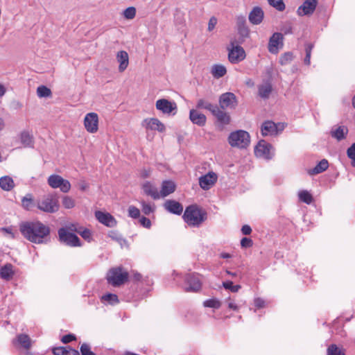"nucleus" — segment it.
Returning <instances> with one entry per match:
<instances>
[{
	"label": "nucleus",
	"instance_id": "nucleus-1",
	"mask_svg": "<svg viewBox=\"0 0 355 355\" xmlns=\"http://www.w3.org/2000/svg\"><path fill=\"white\" fill-rule=\"evenodd\" d=\"M19 230L25 239L38 244L46 243L50 234L49 227L40 221L24 222L20 224Z\"/></svg>",
	"mask_w": 355,
	"mask_h": 355
},
{
	"label": "nucleus",
	"instance_id": "nucleus-2",
	"mask_svg": "<svg viewBox=\"0 0 355 355\" xmlns=\"http://www.w3.org/2000/svg\"><path fill=\"white\" fill-rule=\"evenodd\" d=\"M207 218V211L196 205L187 207L183 215L184 221L193 227H199Z\"/></svg>",
	"mask_w": 355,
	"mask_h": 355
},
{
	"label": "nucleus",
	"instance_id": "nucleus-3",
	"mask_svg": "<svg viewBox=\"0 0 355 355\" xmlns=\"http://www.w3.org/2000/svg\"><path fill=\"white\" fill-rule=\"evenodd\" d=\"M250 141L249 133L242 130L232 132L228 137V142L232 147L245 148L250 144Z\"/></svg>",
	"mask_w": 355,
	"mask_h": 355
},
{
	"label": "nucleus",
	"instance_id": "nucleus-4",
	"mask_svg": "<svg viewBox=\"0 0 355 355\" xmlns=\"http://www.w3.org/2000/svg\"><path fill=\"white\" fill-rule=\"evenodd\" d=\"M128 272L123 271L121 267H116L109 270L106 279L112 286H119L128 280Z\"/></svg>",
	"mask_w": 355,
	"mask_h": 355
},
{
	"label": "nucleus",
	"instance_id": "nucleus-5",
	"mask_svg": "<svg viewBox=\"0 0 355 355\" xmlns=\"http://www.w3.org/2000/svg\"><path fill=\"white\" fill-rule=\"evenodd\" d=\"M37 207L41 211L47 213H55L59 209L58 199L52 194H49L38 200Z\"/></svg>",
	"mask_w": 355,
	"mask_h": 355
},
{
	"label": "nucleus",
	"instance_id": "nucleus-6",
	"mask_svg": "<svg viewBox=\"0 0 355 355\" xmlns=\"http://www.w3.org/2000/svg\"><path fill=\"white\" fill-rule=\"evenodd\" d=\"M228 60L232 64H237L245 58V52L243 47L235 44V42H231L227 47Z\"/></svg>",
	"mask_w": 355,
	"mask_h": 355
},
{
	"label": "nucleus",
	"instance_id": "nucleus-7",
	"mask_svg": "<svg viewBox=\"0 0 355 355\" xmlns=\"http://www.w3.org/2000/svg\"><path fill=\"white\" fill-rule=\"evenodd\" d=\"M58 234L61 243L71 247L81 246L79 238L73 233L67 232L64 229H59Z\"/></svg>",
	"mask_w": 355,
	"mask_h": 355
},
{
	"label": "nucleus",
	"instance_id": "nucleus-8",
	"mask_svg": "<svg viewBox=\"0 0 355 355\" xmlns=\"http://www.w3.org/2000/svg\"><path fill=\"white\" fill-rule=\"evenodd\" d=\"M48 184L53 189L59 188L64 193H67L71 189L70 182L58 175H50L48 178Z\"/></svg>",
	"mask_w": 355,
	"mask_h": 355
},
{
	"label": "nucleus",
	"instance_id": "nucleus-9",
	"mask_svg": "<svg viewBox=\"0 0 355 355\" xmlns=\"http://www.w3.org/2000/svg\"><path fill=\"white\" fill-rule=\"evenodd\" d=\"M218 102L220 107L223 110L234 109L238 104L236 96L232 92L222 94L219 97Z\"/></svg>",
	"mask_w": 355,
	"mask_h": 355
},
{
	"label": "nucleus",
	"instance_id": "nucleus-10",
	"mask_svg": "<svg viewBox=\"0 0 355 355\" xmlns=\"http://www.w3.org/2000/svg\"><path fill=\"white\" fill-rule=\"evenodd\" d=\"M156 109L165 114H175L177 111V105L175 102L170 101L166 98H161L156 101Z\"/></svg>",
	"mask_w": 355,
	"mask_h": 355
},
{
	"label": "nucleus",
	"instance_id": "nucleus-11",
	"mask_svg": "<svg viewBox=\"0 0 355 355\" xmlns=\"http://www.w3.org/2000/svg\"><path fill=\"white\" fill-rule=\"evenodd\" d=\"M187 292H198L201 288V282L198 275L189 274L185 277Z\"/></svg>",
	"mask_w": 355,
	"mask_h": 355
},
{
	"label": "nucleus",
	"instance_id": "nucleus-12",
	"mask_svg": "<svg viewBox=\"0 0 355 355\" xmlns=\"http://www.w3.org/2000/svg\"><path fill=\"white\" fill-rule=\"evenodd\" d=\"M84 125L89 133H96L98 130V116L95 112H90L85 115Z\"/></svg>",
	"mask_w": 355,
	"mask_h": 355
},
{
	"label": "nucleus",
	"instance_id": "nucleus-13",
	"mask_svg": "<svg viewBox=\"0 0 355 355\" xmlns=\"http://www.w3.org/2000/svg\"><path fill=\"white\" fill-rule=\"evenodd\" d=\"M217 180V174L213 171H209L199 178V185L203 190H209L215 184Z\"/></svg>",
	"mask_w": 355,
	"mask_h": 355
},
{
	"label": "nucleus",
	"instance_id": "nucleus-14",
	"mask_svg": "<svg viewBox=\"0 0 355 355\" xmlns=\"http://www.w3.org/2000/svg\"><path fill=\"white\" fill-rule=\"evenodd\" d=\"M283 35L280 33H275L270 38L268 42V51L272 54H277L279 49L283 46Z\"/></svg>",
	"mask_w": 355,
	"mask_h": 355
},
{
	"label": "nucleus",
	"instance_id": "nucleus-15",
	"mask_svg": "<svg viewBox=\"0 0 355 355\" xmlns=\"http://www.w3.org/2000/svg\"><path fill=\"white\" fill-rule=\"evenodd\" d=\"M142 125L147 130H157L159 132H163L165 130V125L157 118L144 119Z\"/></svg>",
	"mask_w": 355,
	"mask_h": 355
},
{
	"label": "nucleus",
	"instance_id": "nucleus-16",
	"mask_svg": "<svg viewBox=\"0 0 355 355\" xmlns=\"http://www.w3.org/2000/svg\"><path fill=\"white\" fill-rule=\"evenodd\" d=\"M317 0H305L302 6H300L297 10V15L300 16L311 15L317 6Z\"/></svg>",
	"mask_w": 355,
	"mask_h": 355
},
{
	"label": "nucleus",
	"instance_id": "nucleus-17",
	"mask_svg": "<svg viewBox=\"0 0 355 355\" xmlns=\"http://www.w3.org/2000/svg\"><path fill=\"white\" fill-rule=\"evenodd\" d=\"M95 217L101 223L107 227H112L116 225L115 218L107 212L96 211L95 212Z\"/></svg>",
	"mask_w": 355,
	"mask_h": 355
},
{
	"label": "nucleus",
	"instance_id": "nucleus-18",
	"mask_svg": "<svg viewBox=\"0 0 355 355\" xmlns=\"http://www.w3.org/2000/svg\"><path fill=\"white\" fill-rule=\"evenodd\" d=\"M264 12L261 8L259 6H255L250 12L248 19L252 24L258 25L262 22Z\"/></svg>",
	"mask_w": 355,
	"mask_h": 355
},
{
	"label": "nucleus",
	"instance_id": "nucleus-19",
	"mask_svg": "<svg viewBox=\"0 0 355 355\" xmlns=\"http://www.w3.org/2000/svg\"><path fill=\"white\" fill-rule=\"evenodd\" d=\"M271 145L264 141H261L255 147L254 153L257 156L270 159Z\"/></svg>",
	"mask_w": 355,
	"mask_h": 355
},
{
	"label": "nucleus",
	"instance_id": "nucleus-20",
	"mask_svg": "<svg viewBox=\"0 0 355 355\" xmlns=\"http://www.w3.org/2000/svg\"><path fill=\"white\" fill-rule=\"evenodd\" d=\"M211 114L216 118L218 122L222 125V128L230 123V116L229 114L224 112L223 109L218 105L213 110Z\"/></svg>",
	"mask_w": 355,
	"mask_h": 355
},
{
	"label": "nucleus",
	"instance_id": "nucleus-21",
	"mask_svg": "<svg viewBox=\"0 0 355 355\" xmlns=\"http://www.w3.org/2000/svg\"><path fill=\"white\" fill-rule=\"evenodd\" d=\"M261 132L263 137L275 135L278 133L277 125L271 121H265L261 125Z\"/></svg>",
	"mask_w": 355,
	"mask_h": 355
},
{
	"label": "nucleus",
	"instance_id": "nucleus-22",
	"mask_svg": "<svg viewBox=\"0 0 355 355\" xmlns=\"http://www.w3.org/2000/svg\"><path fill=\"white\" fill-rule=\"evenodd\" d=\"M116 60L119 63V71H124L129 64V56L125 51H119L116 53Z\"/></svg>",
	"mask_w": 355,
	"mask_h": 355
},
{
	"label": "nucleus",
	"instance_id": "nucleus-23",
	"mask_svg": "<svg viewBox=\"0 0 355 355\" xmlns=\"http://www.w3.org/2000/svg\"><path fill=\"white\" fill-rule=\"evenodd\" d=\"M189 119L193 123L199 126H203L206 123V116L196 110H191L189 112Z\"/></svg>",
	"mask_w": 355,
	"mask_h": 355
},
{
	"label": "nucleus",
	"instance_id": "nucleus-24",
	"mask_svg": "<svg viewBox=\"0 0 355 355\" xmlns=\"http://www.w3.org/2000/svg\"><path fill=\"white\" fill-rule=\"evenodd\" d=\"M176 185L171 180H164L162 183L161 191L159 193L160 198H165L175 190Z\"/></svg>",
	"mask_w": 355,
	"mask_h": 355
},
{
	"label": "nucleus",
	"instance_id": "nucleus-25",
	"mask_svg": "<svg viewBox=\"0 0 355 355\" xmlns=\"http://www.w3.org/2000/svg\"><path fill=\"white\" fill-rule=\"evenodd\" d=\"M164 207L169 212L178 215L181 214L183 211L182 205L180 202L172 200L166 201Z\"/></svg>",
	"mask_w": 355,
	"mask_h": 355
},
{
	"label": "nucleus",
	"instance_id": "nucleus-26",
	"mask_svg": "<svg viewBox=\"0 0 355 355\" xmlns=\"http://www.w3.org/2000/svg\"><path fill=\"white\" fill-rule=\"evenodd\" d=\"M142 188L144 192L146 195L151 196L153 199L157 200L160 198V195L157 189L150 182H144Z\"/></svg>",
	"mask_w": 355,
	"mask_h": 355
},
{
	"label": "nucleus",
	"instance_id": "nucleus-27",
	"mask_svg": "<svg viewBox=\"0 0 355 355\" xmlns=\"http://www.w3.org/2000/svg\"><path fill=\"white\" fill-rule=\"evenodd\" d=\"M348 133V129L345 125H340L336 128H333L331 131V135L332 137L336 139L338 141L344 139Z\"/></svg>",
	"mask_w": 355,
	"mask_h": 355
},
{
	"label": "nucleus",
	"instance_id": "nucleus-28",
	"mask_svg": "<svg viewBox=\"0 0 355 355\" xmlns=\"http://www.w3.org/2000/svg\"><path fill=\"white\" fill-rule=\"evenodd\" d=\"M238 30L240 34L243 36H247L249 33V30L246 26V19L244 15H239L236 18Z\"/></svg>",
	"mask_w": 355,
	"mask_h": 355
},
{
	"label": "nucleus",
	"instance_id": "nucleus-29",
	"mask_svg": "<svg viewBox=\"0 0 355 355\" xmlns=\"http://www.w3.org/2000/svg\"><path fill=\"white\" fill-rule=\"evenodd\" d=\"M14 275L13 266L10 263H7L0 268V277L5 280H10Z\"/></svg>",
	"mask_w": 355,
	"mask_h": 355
},
{
	"label": "nucleus",
	"instance_id": "nucleus-30",
	"mask_svg": "<svg viewBox=\"0 0 355 355\" xmlns=\"http://www.w3.org/2000/svg\"><path fill=\"white\" fill-rule=\"evenodd\" d=\"M211 73L214 78L218 79L227 73V69L220 64H214L211 67Z\"/></svg>",
	"mask_w": 355,
	"mask_h": 355
},
{
	"label": "nucleus",
	"instance_id": "nucleus-31",
	"mask_svg": "<svg viewBox=\"0 0 355 355\" xmlns=\"http://www.w3.org/2000/svg\"><path fill=\"white\" fill-rule=\"evenodd\" d=\"M19 139L21 144L24 147H33V137L27 131H23L19 135Z\"/></svg>",
	"mask_w": 355,
	"mask_h": 355
},
{
	"label": "nucleus",
	"instance_id": "nucleus-32",
	"mask_svg": "<svg viewBox=\"0 0 355 355\" xmlns=\"http://www.w3.org/2000/svg\"><path fill=\"white\" fill-rule=\"evenodd\" d=\"M328 166V161L325 159H323L313 168L310 169L308 173L311 175L319 174L326 171Z\"/></svg>",
	"mask_w": 355,
	"mask_h": 355
},
{
	"label": "nucleus",
	"instance_id": "nucleus-33",
	"mask_svg": "<svg viewBox=\"0 0 355 355\" xmlns=\"http://www.w3.org/2000/svg\"><path fill=\"white\" fill-rule=\"evenodd\" d=\"M259 95L262 98H268L272 92V85L266 82L260 85L258 87Z\"/></svg>",
	"mask_w": 355,
	"mask_h": 355
},
{
	"label": "nucleus",
	"instance_id": "nucleus-34",
	"mask_svg": "<svg viewBox=\"0 0 355 355\" xmlns=\"http://www.w3.org/2000/svg\"><path fill=\"white\" fill-rule=\"evenodd\" d=\"M15 186L14 181L9 176H3L0 178V187L4 191H10Z\"/></svg>",
	"mask_w": 355,
	"mask_h": 355
},
{
	"label": "nucleus",
	"instance_id": "nucleus-35",
	"mask_svg": "<svg viewBox=\"0 0 355 355\" xmlns=\"http://www.w3.org/2000/svg\"><path fill=\"white\" fill-rule=\"evenodd\" d=\"M18 343L24 349H28L31 346V340L26 334H19L17 337Z\"/></svg>",
	"mask_w": 355,
	"mask_h": 355
},
{
	"label": "nucleus",
	"instance_id": "nucleus-36",
	"mask_svg": "<svg viewBox=\"0 0 355 355\" xmlns=\"http://www.w3.org/2000/svg\"><path fill=\"white\" fill-rule=\"evenodd\" d=\"M216 105L211 104L209 101L200 98L197 101L196 107L198 109H205L211 112L216 107Z\"/></svg>",
	"mask_w": 355,
	"mask_h": 355
},
{
	"label": "nucleus",
	"instance_id": "nucleus-37",
	"mask_svg": "<svg viewBox=\"0 0 355 355\" xmlns=\"http://www.w3.org/2000/svg\"><path fill=\"white\" fill-rule=\"evenodd\" d=\"M22 207L26 209H31L34 205L33 196L31 193L26 194L21 200Z\"/></svg>",
	"mask_w": 355,
	"mask_h": 355
},
{
	"label": "nucleus",
	"instance_id": "nucleus-38",
	"mask_svg": "<svg viewBox=\"0 0 355 355\" xmlns=\"http://www.w3.org/2000/svg\"><path fill=\"white\" fill-rule=\"evenodd\" d=\"M37 95L39 98H48L52 95L49 88L44 85H40L37 88Z\"/></svg>",
	"mask_w": 355,
	"mask_h": 355
},
{
	"label": "nucleus",
	"instance_id": "nucleus-39",
	"mask_svg": "<svg viewBox=\"0 0 355 355\" xmlns=\"http://www.w3.org/2000/svg\"><path fill=\"white\" fill-rule=\"evenodd\" d=\"M298 197L302 202L308 205L311 204L313 201L312 195L306 190L300 191L298 193Z\"/></svg>",
	"mask_w": 355,
	"mask_h": 355
},
{
	"label": "nucleus",
	"instance_id": "nucleus-40",
	"mask_svg": "<svg viewBox=\"0 0 355 355\" xmlns=\"http://www.w3.org/2000/svg\"><path fill=\"white\" fill-rule=\"evenodd\" d=\"M327 355H345L343 349L337 347L336 345H330L327 348Z\"/></svg>",
	"mask_w": 355,
	"mask_h": 355
},
{
	"label": "nucleus",
	"instance_id": "nucleus-41",
	"mask_svg": "<svg viewBox=\"0 0 355 355\" xmlns=\"http://www.w3.org/2000/svg\"><path fill=\"white\" fill-rule=\"evenodd\" d=\"M101 300L107 302L109 304L114 305L119 302L118 296L115 294L107 293L102 296Z\"/></svg>",
	"mask_w": 355,
	"mask_h": 355
},
{
	"label": "nucleus",
	"instance_id": "nucleus-42",
	"mask_svg": "<svg viewBox=\"0 0 355 355\" xmlns=\"http://www.w3.org/2000/svg\"><path fill=\"white\" fill-rule=\"evenodd\" d=\"M62 205L66 209H72L75 207L76 202L70 196H66L62 198Z\"/></svg>",
	"mask_w": 355,
	"mask_h": 355
},
{
	"label": "nucleus",
	"instance_id": "nucleus-43",
	"mask_svg": "<svg viewBox=\"0 0 355 355\" xmlns=\"http://www.w3.org/2000/svg\"><path fill=\"white\" fill-rule=\"evenodd\" d=\"M204 306L206 307L219 309L221 306L220 302L215 298L209 299L204 302Z\"/></svg>",
	"mask_w": 355,
	"mask_h": 355
},
{
	"label": "nucleus",
	"instance_id": "nucleus-44",
	"mask_svg": "<svg viewBox=\"0 0 355 355\" xmlns=\"http://www.w3.org/2000/svg\"><path fill=\"white\" fill-rule=\"evenodd\" d=\"M108 236L114 241L118 242L121 246L125 243V240L123 239L121 236L116 231H110Z\"/></svg>",
	"mask_w": 355,
	"mask_h": 355
},
{
	"label": "nucleus",
	"instance_id": "nucleus-45",
	"mask_svg": "<svg viewBox=\"0 0 355 355\" xmlns=\"http://www.w3.org/2000/svg\"><path fill=\"white\" fill-rule=\"evenodd\" d=\"M313 48V45L311 43L306 44L305 45L306 56L304 60V62L306 65H309L311 63V55Z\"/></svg>",
	"mask_w": 355,
	"mask_h": 355
},
{
	"label": "nucleus",
	"instance_id": "nucleus-46",
	"mask_svg": "<svg viewBox=\"0 0 355 355\" xmlns=\"http://www.w3.org/2000/svg\"><path fill=\"white\" fill-rule=\"evenodd\" d=\"M268 3L279 11H283L285 9V4L283 0H268Z\"/></svg>",
	"mask_w": 355,
	"mask_h": 355
},
{
	"label": "nucleus",
	"instance_id": "nucleus-47",
	"mask_svg": "<svg viewBox=\"0 0 355 355\" xmlns=\"http://www.w3.org/2000/svg\"><path fill=\"white\" fill-rule=\"evenodd\" d=\"M78 223H68L64 227H61L60 229H64L67 232H78L79 228H81Z\"/></svg>",
	"mask_w": 355,
	"mask_h": 355
},
{
	"label": "nucleus",
	"instance_id": "nucleus-48",
	"mask_svg": "<svg viewBox=\"0 0 355 355\" xmlns=\"http://www.w3.org/2000/svg\"><path fill=\"white\" fill-rule=\"evenodd\" d=\"M347 157L351 159V164L355 167V142L347 150Z\"/></svg>",
	"mask_w": 355,
	"mask_h": 355
},
{
	"label": "nucleus",
	"instance_id": "nucleus-49",
	"mask_svg": "<svg viewBox=\"0 0 355 355\" xmlns=\"http://www.w3.org/2000/svg\"><path fill=\"white\" fill-rule=\"evenodd\" d=\"M136 15V8L128 7L123 11V17L127 19H132Z\"/></svg>",
	"mask_w": 355,
	"mask_h": 355
},
{
	"label": "nucleus",
	"instance_id": "nucleus-50",
	"mask_svg": "<svg viewBox=\"0 0 355 355\" xmlns=\"http://www.w3.org/2000/svg\"><path fill=\"white\" fill-rule=\"evenodd\" d=\"M77 233L80 234L84 239L88 241L91 240L92 234L89 230L81 227V228H79V230Z\"/></svg>",
	"mask_w": 355,
	"mask_h": 355
},
{
	"label": "nucleus",
	"instance_id": "nucleus-51",
	"mask_svg": "<svg viewBox=\"0 0 355 355\" xmlns=\"http://www.w3.org/2000/svg\"><path fill=\"white\" fill-rule=\"evenodd\" d=\"M223 285L225 288L229 289L234 293L238 292L239 290L241 288L240 285H233V283L230 281L223 282Z\"/></svg>",
	"mask_w": 355,
	"mask_h": 355
},
{
	"label": "nucleus",
	"instance_id": "nucleus-52",
	"mask_svg": "<svg viewBox=\"0 0 355 355\" xmlns=\"http://www.w3.org/2000/svg\"><path fill=\"white\" fill-rule=\"evenodd\" d=\"M128 215L131 218H137L140 216V210L135 206H130L128 207Z\"/></svg>",
	"mask_w": 355,
	"mask_h": 355
},
{
	"label": "nucleus",
	"instance_id": "nucleus-53",
	"mask_svg": "<svg viewBox=\"0 0 355 355\" xmlns=\"http://www.w3.org/2000/svg\"><path fill=\"white\" fill-rule=\"evenodd\" d=\"M80 352L82 355H96L92 350L89 345L84 343L80 347Z\"/></svg>",
	"mask_w": 355,
	"mask_h": 355
},
{
	"label": "nucleus",
	"instance_id": "nucleus-54",
	"mask_svg": "<svg viewBox=\"0 0 355 355\" xmlns=\"http://www.w3.org/2000/svg\"><path fill=\"white\" fill-rule=\"evenodd\" d=\"M141 210L144 214L148 215L154 211V208H153L150 205L143 201L141 202Z\"/></svg>",
	"mask_w": 355,
	"mask_h": 355
},
{
	"label": "nucleus",
	"instance_id": "nucleus-55",
	"mask_svg": "<svg viewBox=\"0 0 355 355\" xmlns=\"http://www.w3.org/2000/svg\"><path fill=\"white\" fill-rule=\"evenodd\" d=\"M293 60V54L291 53H284L280 58V62L282 64H286Z\"/></svg>",
	"mask_w": 355,
	"mask_h": 355
},
{
	"label": "nucleus",
	"instance_id": "nucleus-56",
	"mask_svg": "<svg viewBox=\"0 0 355 355\" xmlns=\"http://www.w3.org/2000/svg\"><path fill=\"white\" fill-rule=\"evenodd\" d=\"M67 347H57L52 349L54 355H65Z\"/></svg>",
	"mask_w": 355,
	"mask_h": 355
},
{
	"label": "nucleus",
	"instance_id": "nucleus-57",
	"mask_svg": "<svg viewBox=\"0 0 355 355\" xmlns=\"http://www.w3.org/2000/svg\"><path fill=\"white\" fill-rule=\"evenodd\" d=\"M139 223L143 227L146 228H150L151 226V222L150 219L144 216H142L139 218Z\"/></svg>",
	"mask_w": 355,
	"mask_h": 355
},
{
	"label": "nucleus",
	"instance_id": "nucleus-58",
	"mask_svg": "<svg viewBox=\"0 0 355 355\" xmlns=\"http://www.w3.org/2000/svg\"><path fill=\"white\" fill-rule=\"evenodd\" d=\"M217 24V19L215 17H211L208 23V31H211L214 29L216 25Z\"/></svg>",
	"mask_w": 355,
	"mask_h": 355
},
{
	"label": "nucleus",
	"instance_id": "nucleus-59",
	"mask_svg": "<svg viewBox=\"0 0 355 355\" xmlns=\"http://www.w3.org/2000/svg\"><path fill=\"white\" fill-rule=\"evenodd\" d=\"M241 245L243 248L250 247L252 245V241L249 238L244 237L241 241Z\"/></svg>",
	"mask_w": 355,
	"mask_h": 355
},
{
	"label": "nucleus",
	"instance_id": "nucleus-60",
	"mask_svg": "<svg viewBox=\"0 0 355 355\" xmlns=\"http://www.w3.org/2000/svg\"><path fill=\"white\" fill-rule=\"evenodd\" d=\"M75 339H76V337L73 334H67V335L62 336L61 341L63 343H69L71 342L72 340H74Z\"/></svg>",
	"mask_w": 355,
	"mask_h": 355
},
{
	"label": "nucleus",
	"instance_id": "nucleus-61",
	"mask_svg": "<svg viewBox=\"0 0 355 355\" xmlns=\"http://www.w3.org/2000/svg\"><path fill=\"white\" fill-rule=\"evenodd\" d=\"M226 302L227 304V306L229 309H232L234 311H237L239 309V306L232 299L229 298L228 300H226Z\"/></svg>",
	"mask_w": 355,
	"mask_h": 355
},
{
	"label": "nucleus",
	"instance_id": "nucleus-62",
	"mask_svg": "<svg viewBox=\"0 0 355 355\" xmlns=\"http://www.w3.org/2000/svg\"><path fill=\"white\" fill-rule=\"evenodd\" d=\"M241 232L244 235H249L252 232V229L249 225H245L242 227Z\"/></svg>",
	"mask_w": 355,
	"mask_h": 355
},
{
	"label": "nucleus",
	"instance_id": "nucleus-63",
	"mask_svg": "<svg viewBox=\"0 0 355 355\" xmlns=\"http://www.w3.org/2000/svg\"><path fill=\"white\" fill-rule=\"evenodd\" d=\"M65 355H80L78 350L67 347Z\"/></svg>",
	"mask_w": 355,
	"mask_h": 355
},
{
	"label": "nucleus",
	"instance_id": "nucleus-64",
	"mask_svg": "<svg viewBox=\"0 0 355 355\" xmlns=\"http://www.w3.org/2000/svg\"><path fill=\"white\" fill-rule=\"evenodd\" d=\"M264 304V301L261 298H257L254 300V305L258 307L261 308L263 307Z\"/></svg>",
	"mask_w": 355,
	"mask_h": 355
}]
</instances>
